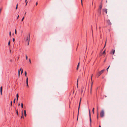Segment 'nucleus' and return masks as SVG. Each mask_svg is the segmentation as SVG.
<instances>
[{
  "instance_id": "obj_24",
  "label": "nucleus",
  "mask_w": 127,
  "mask_h": 127,
  "mask_svg": "<svg viewBox=\"0 0 127 127\" xmlns=\"http://www.w3.org/2000/svg\"><path fill=\"white\" fill-rule=\"evenodd\" d=\"M79 64H80V62H79L78 63V65H77V66L79 67Z\"/></svg>"
},
{
  "instance_id": "obj_10",
  "label": "nucleus",
  "mask_w": 127,
  "mask_h": 127,
  "mask_svg": "<svg viewBox=\"0 0 127 127\" xmlns=\"http://www.w3.org/2000/svg\"><path fill=\"white\" fill-rule=\"evenodd\" d=\"M18 97H19L18 95V94H17L16 95V97H17V101H18Z\"/></svg>"
},
{
  "instance_id": "obj_44",
  "label": "nucleus",
  "mask_w": 127,
  "mask_h": 127,
  "mask_svg": "<svg viewBox=\"0 0 127 127\" xmlns=\"http://www.w3.org/2000/svg\"><path fill=\"white\" fill-rule=\"evenodd\" d=\"M78 80L77 81V87H78Z\"/></svg>"
},
{
  "instance_id": "obj_33",
  "label": "nucleus",
  "mask_w": 127,
  "mask_h": 127,
  "mask_svg": "<svg viewBox=\"0 0 127 127\" xmlns=\"http://www.w3.org/2000/svg\"><path fill=\"white\" fill-rule=\"evenodd\" d=\"M2 91H0V94L1 95H2Z\"/></svg>"
},
{
  "instance_id": "obj_45",
  "label": "nucleus",
  "mask_w": 127,
  "mask_h": 127,
  "mask_svg": "<svg viewBox=\"0 0 127 127\" xmlns=\"http://www.w3.org/2000/svg\"><path fill=\"white\" fill-rule=\"evenodd\" d=\"M28 2L27 1L26 2V5H27Z\"/></svg>"
},
{
  "instance_id": "obj_25",
  "label": "nucleus",
  "mask_w": 127,
  "mask_h": 127,
  "mask_svg": "<svg viewBox=\"0 0 127 127\" xmlns=\"http://www.w3.org/2000/svg\"><path fill=\"white\" fill-rule=\"evenodd\" d=\"M105 53V50L103 52L102 54H104Z\"/></svg>"
},
{
  "instance_id": "obj_34",
  "label": "nucleus",
  "mask_w": 127,
  "mask_h": 127,
  "mask_svg": "<svg viewBox=\"0 0 127 127\" xmlns=\"http://www.w3.org/2000/svg\"><path fill=\"white\" fill-rule=\"evenodd\" d=\"M15 98L14 100V101H13V102L14 103H15Z\"/></svg>"
},
{
  "instance_id": "obj_56",
  "label": "nucleus",
  "mask_w": 127,
  "mask_h": 127,
  "mask_svg": "<svg viewBox=\"0 0 127 127\" xmlns=\"http://www.w3.org/2000/svg\"><path fill=\"white\" fill-rule=\"evenodd\" d=\"M105 61H106V60H105L104 61V62H105Z\"/></svg>"
},
{
  "instance_id": "obj_13",
  "label": "nucleus",
  "mask_w": 127,
  "mask_h": 127,
  "mask_svg": "<svg viewBox=\"0 0 127 127\" xmlns=\"http://www.w3.org/2000/svg\"><path fill=\"white\" fill-rule=\"evenodd\" d=\"M22 116H21V118H24V116H23V111H22Z\"/></svg>"
},
{
  "instance_id": "obj_36",
  "label": "nucleus",
  "mask_w": 127,
  "mask_h": 127,
  "mask_svg": "<svg viewBox=\"0 0 127 127\" xmlns=\"http://www.w3.org/2000/svg\"><path fill=\"white\" fill-rule=\"evenodd\" d=\"M79 67L77 66L76 68V69L77 70L78 69Z\"/></svg>"
},
{
  "instance_id": "obj_40",
  "label": "nucleus",
  "mask_w": 127,
  "mask_h": 127,
  "mask_svg": "<svg viewBox=\"0 0 127 127\" xmlns=\"http://www.w3.org/2000/svg\"><path fill=\"white\" fill-rule=\"evenodd\" d=\"M91 82L92 83L91 86H92V85H93V82H92V81H91Z\"/></svg>"
},
{
  "instance_id": "obj_46",
  "label": "nucleus",
  "mask_w": 127,
  "mask_h": 127,
  "mask_svg": "<svg viewBox=\"0 0 127 127\" xmlns=\"http://www.w3.org/2000/svg\"><path fill=\"white\" fill-rule=\"evenodd\" d=\"M81 1L82 4V0H81Z\"/></svg>"
},
{
  "instance_id": "obj_37",
  "label": "nucleus",
  "mask_w": 127,
  "mask_h": 127,
  "mask_svg": "<svg viewBox=\"0 0 127 127\" xmlns=\"http://www.w3.org/2000/svg\"><path fill=\"white\" fill-rule=\"evenodd\" d=\"M16 113L17 114V115H18V112L17 110Z\"/></svg>"
},
{
  "instance_id": "obj_51",
  "label": "nucleus",
  "mask_w": 127,
  "mask_h": 127,
  "mask_svg": "<svg viewBox=\"0 0 127 127\" xmlns=\"http://www.w3.org/2000/svg\"><path fill=\"white\" fill-rule=\"evenodd\" d=\"M78 44L77 45V48L78 47Z\"/></svg>"
},
{
  "instance_id": "obj_43",
  "label": "nucleus",
  "mask_w": 127,
  "mask_h": 127,
  "mask_svg": "<svg viewBox=\"0 0 127 127\" xmlns=\"http://www.w3.org/2000/svg\"><path fill=\"white\" fill-rule=\"evenodd\" d=\"M106 44V42H105V46H104V47L105 46Z\"/></svg>"
},
{
  "instance_id": "obj_55",
  "label": "nucleus",
  "mask_w": 127,
  "mask_h": 127,
  "mask_svg": "<svg viewBox=\"0 0 127 127\" xmlns=\"http://www.w3.org/2000/svg\"><path fill=\"white\" fill-rule=\"evenodd\" d=\"M21 70V68L20 69V70Z\"/></svg>"
},
{
  "instance_id": "obj_27",
  "label": "nucleus",
  "mask_w": 127,
  "mask_h": 127,
  "mask_svg": "<svg viewBox=\"0 0 127 127\" xmlns=\"http://www.w3.org/2000/svg\"><path fill=\"white\" fill-rule=\"evenodd\" d=\"M10 104H11V106H12V101H11Z\"/></svg>"
},
{
  "instance_id": "obj_22",
  "label": "nucleus",
  "mask_w": 127,
  "mask_h": 127,
  "mask_svg": "<svg viewBox=\"0 0 127 127\" xmlns=\"http://www.w3.org/2000/svg\"><path fill=\"white\" fill-rule=\"evenodd\" d=\"M25 75L26 76H27V72L26 71L25 72Z\"/></svg>"
},
{
  "instance_id": "obj_54",
  "label": "nucleus",
  "mask_w": 127,
  "mask_h": 127,
  "mask_svg": "<svg viewBox=\"0 0 127 127\" xmlns=\"http://www.w3.org/2000/svg\"><path fill=\"white\" fill-rule=\"evenodd\" d=\"M106 2H107V0L106 1Z\"/></svg>"
},
{
  "instance_id": "obj_39",
  "label": "nucleus",
  "mask_w": 127,
  "mask_h": 127,
  "mask_svg": "<svg viewBox=\"0 0 127 127\" xmlns=\"http://www.w3.org/2000/svg\"><path fill=\"white\" fill-rule=\"evenodd\" d=\"M79 108L78 107V113H79Z\"/></svg>"
},
{
  "instance_id": "obj_11",
  "label": "nucleus",
  "mask_w": 127,
  "mask_h": 127,
  "mask_svg": "<svg viewBox=\"0 0 127 127\" xmlns=\"http://www.w3.org/2000/svg\"><path fill=\"white\" fill-rule=\"evenodd\" d=\"M24 113L25 116L26 117V116L27 115H26V110H24Z\"/></svg>"
},
{
  "instance_id": "obj_48",
  "label": "nucleus",
  "mask_w": 127,
  "mask_h": 127,
  "mask_svg": "<svg viewBox=\"0 0 127 127\" xmlns=\"http://www.w3.org/2000/svg\"><path fill=\"white\" fill-rule=\"evenodd\" d=\"M19 15H18V16H17V19H18L19 17Z\"/></svg>"
},
{
  "instance_id": "obj_17",
  "label": "nucleus",
  "mask_w": 127,
  "mask_h": 127,
  "mask_svg": "<svg viewBox=\"0 0 127 127\" xmlns=\"http://www.w3.org/2000/svg\"><path fill=\"white\" fill-rule=\"evenodd\" d=\"M2 86H1L0 88V91H2Z\"/></svg>"
},
{
  "instance_id": "obj_42",
  "label": "nucleus",
  "mask_w": 127,
  "mask_h": 127,
  "mask_svg": "<svg viewBox=\"0 0 127 127\" xmlns=\"http://www.w3.org/2000/svg\"><path fill=\"white\" fill-rule=\"evenodd\" d=\"M38 4V3L37 2H36V5H37Z\"/></svg>"
},
{
  "instance_id": "obj_29",
  "label": "nucleus",
  "mask_w": 127,
  "mask_h": 127,
  "mask_svg": "<svg viewBox=\"0 0 127 127\" xmlns=\"http://www.w3.org/2000/svg\"><path fill=\"white\" fill-rule=\"evenodd\" d=\"M24 17L22 18V20H21V21H23V20H24Z\"/></svg>"
},
{
  "instance_id": "obj_35",
  "label": "nucleus",
  "mask_w": 127,
  "mask_h": 127,
  "mask_svg": "<svg viewBox=\"0 0 127 127\" xmlns=\"http://www.w3.org/2000/svg\"><path fill=\"white\" fill-rule=\"evenodd\" d=\"M92 77H93V74H92L91 75V80H92Z\"/></svg>"
},
{
  "instance_id": "obj_12",
  "label": "nucleus",
  "mask_w": 127,
  "mask_h": 127,
  "mask_svg": "<svg viewBox=\"0 0 127 127\" xmlns=\"http://www.w3.org/2000/svg\"><path fill=\"white\" fill-rule=\"evenodd\" d=\"M101 10L100 9H98V12L99 13V14H101Z\"/></svg>"
},
{
  "instance_id": "obj_8",
  "label": "nucleus",
  "mask_w": 127,
  "mask_h": 127,
  "mask_svg": "<svg viewBox=\"0 0 127 127\" xmlns=\"http://www.w3.org/2000/svg\"><path fill=\"white\" fill-rule=\"evenodd\" d=\"M107 9H103V11L106 14L107 13Z\"/></svg>"
},
{
  "instance_id": "obj_20",
  "label": "nucleus",
  "mask_w": 127,
  "mask_h": 127,
  "mask_svg": "<svg viewBox=\"0 0 127 127\" xmlns=\"http://www.w3.org/2000/svg\"><path fill=\"white\" fill-rule=\"evenodd\" d=\"M110 66V65H109V66L108 67V68H107L106 70H107V71H108V69L109 68V67Z\"/></svg>"
},
{
  "instance_id": "obj_26",
  "label": "nucleus",
  "mask_w": 127,
  "mask_h": 127,
  "mask_svg": "<svg viewBox=\"0 0 127 127\" xmlns=\"http://www.w3.org/2000/svg\"><path fill=\"white\" fill-rule=\"evenodd\" d=\"M15 33L16 34L17 32H16V29H15Z\"/></svg>"
},
{
  "instance_id": "obj_5",
  "label": "nucleus",
  "mask_w": 127,
  "mask_h": 127,
  "mask_svg": "<svg viewBox=\"0 0 127 127\" xmlns=\"http://www.w3.org/2000/svg\"><path fill=\"white\" fill-rule=\"evenodd\" d=\"M107 23L108 25H111V23L110 22L109 20H107Z\"/></svg>"
},
{
  "instance_id": "obj_32",
  "label": "nucleus",
  "mask_w": 127,
  "mask_h": 127,
  "mask_svg": "<svg viewBox=\"0 0 127 127\" xmlns=\"http://www.w3.org/2000/svg\"><path fill=\"white\" fill-rule=\"evenodd\" d=\"M9 35L10 36L11 35V32H10L9 33Z\"/></svg>"
},
{
  "instance_id": "obj_28",
  "label": "nucleus",
  "mask_w": 127,
  "mask_h": 127,
  "mask_svg": "<svg viewBox=\"0 0 127 127\" xmlns=\"http://www.w3.org/2000/svg\"><path fill=\"white\" fill-rule=\"evenodd\" d=\"M26 59L27 60H28V57H27V55H26Z\"/></svg>"
},
{
  "instance_id": "obj_7",
  "label": "nucleus",
  "mask_w": 127,
  "mask_h": 127,
  "mask_svg": "<svg viewBox=\"0 0 127 127\" xmlns=\"http://www.w3.org/2000/svg\"><path fill=\"white\" fill-rule=\"evenodd\" d=\"M115 50L114 49H112V50L111 52L110 53L112 54L113 55L115 53Z\"/></svg>"
},
{
  "instance_id": "obj_2",
  "label": "nucleus",
  "mask_w": 127,
  "mask_h": 127,
  "mask_svg": "<svg viewBox=\"0 0 127 127\" xmlns=\"http://www.w3.org/2000/svg\"><path fill=\"white\" fill-rule=\"evenodd\" d=\"M104 112L103 110H102L100 113V116L101 117H103L104 116Z\"/></svg>"
},
{
  "instance_id": "obj_6",
  "label": "nucleus",
  "mask_w": 127,
  "mask_h": 127,
  "mask_svg": "<svg viewBox=\"0 0 127 127\" xmlns=\"http://www.w3.org/2000/svg\"><path fill=\"white\" fill-rule=\"evenodd\" d=\"M26 83L27 84V86L28 87V77H27L26 80Z\"/></svg>"
},
{
  "instance_id": "obj_23",
  "label": "nucleus",
  "mask_w": 127,
  "mask_h": 127,
  "mask_svg": "<svg viewBox=\"0 0 127 127\" xmlns=\"http://www.w3.org/2000/svg\"><path fill=\"white\" fill-rule=\"evenodd\" d=\"M97 119L98 120V114H97Z\"/></svg>"
},
{
  "instance_id": "obj_18",
  "label": "nucleus",
  "mask_w": 127,
  "mask_h": 127,
  "mask_svg": "<svg viewBox=\"0 0 127 127\" xmlns=\"http://www.w3.org/2000/svg\"><path fill=\"white\" fill-rule=\"evenodd\" d=\"M18 76H19L20 75V70L19 69L18 70Z\"/></svg>"
},
{
  "instance_id": "obj_3",
  "label": "nucleus",
  "mask_w": 127,
  "mask_h": 127,
  "mask_svg": "<svg viewBox=\"0 0 127 127\" xmlns=\"http://www.w3.org/2000/svg\"><path fill=\"white\" fill-rule=\"evenodd\" d=\"M89 117H90V125L91 126V122H92V120H91V113H90V110H89Z\"/></svg>"
},
{
  "instance_id": "obj_53",
  "label": "nucleus",
  "mask_w": 127,
  "mask_h": 127,
  "mask_svg": "<svg viewBox=\"0 0 127 127\" xmlns=\"http://www.w3.org/2000/svg\"><path fill=\"white\" fill-rule=\"evenodd\" d=\"M99 127H101V126H100V125H99Z\"/></svg>"
},
{
  "instance_id": "obj_30",
  "label": "nucleus",
  "mask_w": 127,
  "mask_h": 127,
  "mask_svg": "<svg viewBox=\"0 0 127 127\" xmlns=\"http://www.w3.org/2000/svg\"><path fill=\"white\" fill-rule=\"evenodd\" d=\"M29 61L30 63L31 64V60L30 59H29Z\"/></svg>"
},
{
  "instance_id": "obj_16",
  "label": "nucleus",
  "mask_w": 127,
  "mask_h": 127,
  "mask_svg": "<svg viewBox=\"0 0 127 127\" xmlns=\"http://www.w3.org/2000/svg\"><path fill=\"white\" fill-rule=\"evenodd\" d=\"M21 107L23 108V104L22 103L21 104Z\"/></svg>"
},
{
  "instance_id": "obj_14",
  "label": "nucleus",
  "mask_w": 127,
  "mask_h": 127,
  "mask_svg": "<svg viewBox=\"0 0 127 127\" xmlns=\"http://www.w3.org/2000/svg\"><path fill=\"white\" fill-rule=\"evenodd\" d=\"M94 110H95V108H93L92 109V112L94 113Z\"/></svg>"
},
{
  "instance_id": "obj_19",
  "label": "nucleus",
  "mask_w": 127,
  "mask_h": 127,
  "mask_svg": "<svg viewBox=\"0 0 127 127\" xmlns=\"http://www.w3.org/2000/svg\"><path fill=\"white\" fill-rule=\"evenodd\" d=\"M81 102H79V106L78 107L79 108H80V105Z\"/></svg>"
},
{
  "instance_id": "obj_47",
  "label": "nucleus",
  "mask_w": 127,
  "mask_h": 127,
  "mask_svg": "<svg viewBox=\"0 0 127 127\" xmlns=\"http://www.w3.org/2000/svg\"><path fill=\"white\" fill-rule=\"evenodd\" d=\"M28 42V45H29V42Z\"/></svg>"
},
{
  "instance_id": "obj_4",
  "label": "nucleus",
  "mask_w": 127,
  "mask_h": 127,
  "mask_svg": "<svg viewBox=\"0 0 127 127\" xmlns=\"http://www.w3.org/2000/svg\"><path fill=\"white\" fill-rule=\"evenodd\" d=\"M30 34H29V36H27V37L26 41H27L28 42H29L30 40Z\"/></svg>"
},
{
  "instance_id": "obj_1",
  "label": "nucleus",
  "mask_w": 127,
  "mask_h": 127,
  "mask_svg": "<svg viewBox=\"0 0 127 127\" xmlns=\"http://www.w3.org/2000/svg\"><path fill=\"white\" fill-rule=\"evenodd\" d=\"M105 71V69H103L101 71L98 72L96 74L97 75V77H98L100 75L103 73Z\"/></svg>"
},
{
  "instance_id": "obj_31",
  "label": "nucleus",
  "mask_w": 127,
  "mask_h": 127,
  "mask_svg": "<svg viewBox=\"0 0 127 127\" xmlns=\"http://www.w3.org/2000/svg\"><path fill=\"white\" fill-rule=\"evenodd\" d=\"M15 41V39L14 38H13V41L14 42Z\"/></svg>"
},
{
  "instance_id": "obj_49",
  "label": "nucleus",
  "mask_w": 127,
  "mask_h": 127,
  "mask_svg": "<svg viewBox=\"0 0 127 127\" xmlns=\"http://www.w3.org/2000/svg\"><path fill=\"white\" fill-rule=\"evenodd\" d=\"M20 104L19 103L18 104V106H20Z\"/></svg>"
},
{
  "instance_id": "obj_38",
  "label": "nucleus",
  "mask_w": 127,
  "mask_h": 127,
  "mask_svg": "<svg viewBox=\"0 0 127 127\" xmlns=\"http://www.w3.org/2000/svg\"><path fill=\"white\" fill-rule=\"evenodd\" d=\"M23 72V70L22 69L21 71V74H22V73Z\"/></svg>"
},
{
  "instance_id": "obj_41",
  "label": "nucleus",
  "mask_w": 127,
  "mask_h": 127,
  "mask_svg": "<svg viewBox=\"0 0 127 127\" xmlns=\"http://www.w3.org/2000/svg\"><path fill=\"white\" fill-rule=\"evenodd\" d=\"M81 98H80V102H81Z\"/></svg>"
},
{
  "instance_id": "obj_15",
  "label": "nucleus",
  "mask_w": 127,
  "mask_h": 127,
  "mask_svg": "<svg viewBox=\"0 0 127 127\" xmlns=\"http://www.w3.org/2000/svg\"><path fill=\"white\" fill-rule=\"evenodd\" d=\"M10 41L9 40L8 41V45L9 46L10 45Z\"/></svg>"
},
{
  "instance_id": "obj_21",
  "label": "nucleus",
  "mask_w": 127,
  "mask_h": 127,
  "mask_svg": "<svg viewBox=\"0 0 127 127\" xmlns=\"http://www.w3.org/2000/svg\"><path fill=\"white\" fill-rule=\"evenodd\" d=\"M18 4H17V5H16V9H17V8H18Z\"/></svg>"
},
{
  "instance_id": "obj_50",
  "label": "nucleus",
  "mask_w": 127,
  "mask_h": 127,
  "mask_svg": "<svg viewBox=\"0 0 127 127\" xmlns=\"http://www.w3.org/2000/svg\"><path fill=\"white\" fill-rule=\"evenodd\" d=\"M26 12H25V15H26Z\"/></svg>"
},
{
  "instance_id": "obj_52",
  "label": "nucleus",
  "mask_w": 127,
  "mask_h": 127,
  "mask_svg": "<svg viewBox=\"0 0 127 127\" xmlns=\"http://www.w3.org/2000/svg\"><path fill=\"white\" fill-rule=\"evenodd\" d=\"M27 0H25V2H26V1Z\"/></svg>"
},
{
  "instance_id": "obj_9",
  "label": "nucleus",
  "mask_w": 127,
  "mask_h": 127,
  "mask_svg": "<svg viewBox=\"0 0 127 127\" xmlns=\"http://www.w3.org/2000/svg\"><path fill=\"white\" fill-rule=\"evenodd\" d=\"M102 8V5L101 4H100L99 6V8L98 9H100V10H101V8Z\"/></svg>"
}]
</instances>
